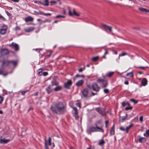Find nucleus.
Wrapping results in <instances>:
<instances>
[{
    "label": "nucleus",
    "instance_id": "obj_1",
    "mask_svg": "<svg viewBox=\"0 0 149 149\" xmlns=\"http://www.w3.org/2000/svg\"><path fill=\"white\" fill-rule=\"evenodd\" d=\"M54 113L61 114L66 111V107L62 102H59L55 104L54 107L51 106L50 108Z\"/></svg>",
    "mask_w": 149,
    "mask_h": 149
},
{
    "label": "nucleus",
    "instance_id": "obj_2",
    "mask_svg": "<svg viewBox=\"0 0 149 149\" xmlns=\"http://www.w3.org/2000/svg\"><path fill=\"white\" fill-rule=\"evenodd\" d=\"M100 123V121H97L95 124V127H89L88 131L89 132H104L103 130L101 127L97 126V125Z\"/></svg>",
    "mask_w": 149,
    "mask_h": 149
},
{
    "label": "nucleus",
    "instance_id": "obj_3",
    "mask_svg": "<svg viewBox=\"0 0 149 149\" xmlns=\"http://www.w3.org/2000/svg\"><path fill=\"white\" fill-rule=\"evenodd\" d=\"M97 81L98 82L101 84L102 87H106L108 85L107 81L103 79H98Z\"/></svg>",
    "mask_w": 149,
    "mask_h": 149
},
{
    "label": "nucleus",
    "instance_id": "obj_4",
    "mask_svg": "<svg viewBox=\"0 0 149 149\" xmlns=\"http://www.w3.org/2000/svg\"><path fill=\"white\" fill-rule=\"evenodd\" d=\"M72 82L71 80H68L67 82L64 83V86L65 88L69 89L72 85Z\"/></svg>",
    "mask_w": 149,
    "mask_h": 149
},
{
    "label": "nucleus",
    "instance_id": "obj_5",
    "mask_svg": "<svg viewBox=\"0 0 149 149\" xmlns=\"http://www.w3.org/2000/svg\"><path fill=\"white\" fill-rule=\"evenodd\" d=\"M92 89L94 91L97 92L99 91L100 87L96 83H94L92 84Z\"/></svg>",
    "mask_w": 149,
    "mask_h": 149
},
{
    "label": "nucleus",
    "instance_id": "obj_6",
    "mask_svg": "<svg viewBox=\"0 0 149 149\" xmlns=\"http://www.w3.org/2000/svg\"><path fill=\"white\" fill-rule=\"evenodd\" d=\"M52 85L53 86H57L59 84V82L57 81V77H54L53 78L51 82Z\"/></svg>",
    "mask_w": 149,
    "mask_h": 149
},
{
    "label": "nucleus",
    "instance_id": "obj_7",
    "mask_svg": "<svg viewBox=\"0 0 149 149\" xmlns=\"http://www.w3.org/2000/svg\"><path fill=\"white\" fill-rule=\"evenodd\" d=\"M7 27L6 26H3L0 29V33L2 35L5 34L6 32Z\"/></svg>",
    "mask_w": 149,
    "mask_h": 149
},
{
    "label": "nucleus",
    "instance_id": "obj_8",
    "mask_svg": "<svg viewBox=\"0 0 149 149\" xmlns=\"http://www.w3.org/2000/svg\"><path fill=\"white\" fill-rule=\"evenodd\" d=\"M102 26L103 27V29L105 31H106L107 29L110 32L112 31V27H111L108 26L104 24H102Z\"/></svg>",
    "mask_w": 149,
    "mask_h": 149
},
{
    "label": "nucleus",
    "instance_id": "obj_9",
    "mask_svg": "<svg viewBox=\"0 0 149 149\" xmlns=\"http://www.w3.org/2000/svg\"><path fill=\"white\" fill-rule=\"evenodd\" d=\"M82 93L84 97H86L88 96V91L87 88L84 89L81 92Z\"/></svg>",
    "mask_w": 149,
    "mask_h": 149
},
{
    "label": "nucleus",
    "instance_id": "obj_10",
    "mask_svg": "<svg viewBox=\"0 0 149 149\" xmlns=\"http://www.w3.org/2000/svg\"><path fill=\"white\" fill-rule=\"evenodd\" d=\"M68 10H69L68 13H69V15L72 16L73 15H76L77 16H80L79 14H77V13L75 11L74 9L73 10V13H72L71 11L70 10L69 8H68Z\"/></svg>",
    "mask_w": 149,
    "mask_h": 149
},
{
    "label": "nucleus",
    "instance_id": "obj_11",
    "mask_svg": "<svg viewBox=\"0 0 149 149\" xmlns=\"http://www.w3.org/2000/svg\"><path fill=\"white\" fill-rule=\"evenodd\" d=\"M10 141V139H6L5 138L1 139L0 140V143H6Z\"/></svg>",
    "mask_w": 149,
    "mask_h": 149
},
{
    "label": "nucleus",
    "instance_id": "obj_12",
    "mask_svg": "<svg viewBox=\"0 0 149 149\" xmlns=\"http://www.w3.org/2000/svg\"><path fill=\"white\" fill-rule=\"evenodd\" d=\"M10 63V61H4L2 62V67H3L4 66H8Z\"/></svg>",
    "mask_w": 149,
    "mask_h": 149
},
{
    "label": "nucleus",
    "instance_id": "obj_13",
    "mask_svg": "<svg viewBox=\"0 0 149 149\" xmlns=\"http://www.w3.org/2000/svg\"><path fill=\"white\" fill-rule=\"evenodd\" d=\"M8 51L6 49H3L1 52V54L2 55H4L8 54Z\"/></svg>",
    "mask_w": 149,
    "mask_h": 149
},
{
    "label": "nucleus",
    "instance_id": "obj_14",
    "mask_svg": "<svg viewBox=\"0 0 149 149\" xmlns=\"http://www.w3.org/2000/svg\"><path fill=\"white\" fill-rule=\"evenodd\" d=\"M24 20L26 22L29 21H33V18L31 16H28L26 17Z\"/></svg>",
    "mask_w": 149,
    "mask_h": 149
},
{
    "label": "nucleus",
    "instance_id": "obj_15",
    "mask_svg": "<svg viewBox=\"0 0 149 149\" xmlns=\"http://www.w3.org/2000/svg\"><path fill=\"white\" fill-rule=\"evenodd\" d=\"M35 28L33 27H30L28 28L25 29V31L27 32H30L33 31Z\"/></svg>",
    "mask_w": 149,
    "mask_h": 149
},
{
    "label": "nucleus",
    "instance_id": "obj_16",
    "mask_svg": "<svg viewBox=\"0 0 149 149\" xmlns=\"http://www.w3.org/2000/svg\"><path fill=\"white\" fill-rule=\"evenodd\" d=\"M141 84L142 86H145L147 84V81L146 78H144L143 79L141 82Z\"/></svg>",
    "mask_w": 149,
    "mask_h": 149
},
{
    "label": "nucleus",
    "instance_id": "obj_17",
    "mask_svg": "<svg viewBox=\"0 0 149 149\" xmlns=\"http://www.w3.org/2000/svg\"><path fill=\"white\" fill-rule=\"evenodd\" d=\"M84 83V81L83 80H80L78 81L76 84V85L79 87L82 85Z\"/></svg>",
    "mask_w": 149,
    "mask_h": 149
},
{
    "label": "nucleus",
    "instance_id": "obj_18",
    "mask_svg": "<svg viewBox=\"0 0 149 149\" xmlns=\"http://www.w3.org/2000/svg\"><path fill=\"white\" fill-rule=\"evenodd\" d=\"M62 88V87L61 86H56L54 89V91H59L61 90Z\"/></svg>",
    "mask_w": 149,
    "mask_h": 149
},
{
    "label": "nucleus",
    "instance_id": "obj_19",
    "mask_svg": "<svg viewBox=\"0 0 149 149\" xmlns=\"http://www.w3.org/2000/svg\"><path fill=\"white\" fill-rule=\"evenodd\" d=\"M139 10L142 12H145L146 13H149V10H148L146 8H139Z\"/></svg>",
    "mask_w": 149,
    "mask_h": 149
},
{
    "label": "nucleus",
    "instance_id": "obj_20",
    "mask_svg": "<svg viewBox=\"0 0 149 149\" xmlns=\"http://www.w3.org/2000/svg\"><path fill=\"white\" fill-rule=\"evenodd\" d=\"M46 90L48 94H50L52 91V89L51 88L50 86H48L46 88Z\"/></svg>",
    "mask_w": 149,
    "mask_h": 149
},
{
    "label": "nucleus",
    "instance_id": "obj_21",
    "mask_svg": "<svg viewBox=\"0 0 149 149\" xmlns=\"http://www.w3.org/2000/svg\"><path fill=\"white\" fill-rule=\"evenodd\" d=\"M146 139L145 137H141L139 139V141L141 143H143L146 141Z\"/></svg>",
    "mask_w": 149,
    "mask_h": 149
},
{
    "label": "nucleus",
    "instance_id": "obj_22",
    "mask_svg": "<svg viewBox=\"0 0 149 149\" xmlns=\"http://www.w3.org/2000/svg\"><path fill=\"white\" fill-rule=\"evenodd\" d=\"M51 139L50 137H49L48 139V144L50 146H52V147H54V145L53 143H51Z\"/></svg>",
    "mask_w": 149,
    "mask_h": 149
},
{
    "label": "nucleus",
    "instance_id": "obj_23",
    "mask_svg": "<svg viewBox=\"0 0 149 149\" xmlns=\"http://www.w3.org/2000/svg\"><path fill=\"white\" fill-rule=\"evenodd\" d=\"M115 133V130H114V125H113L112 127H111L110 131V133L111 135H113Z\"/></svg>",
    "mask_w": 149,
    "mask_h": 149
},
{
    "label": "nucleus",
    "instance_id": "obj_24",
    "mask_svg": "<svg viewBox=\"0 0 149 149\" xmlns=\"http://www.w3.org/2000/svg\"><path fill=\"white\" fill-rule=\"evenodd\" d=\"M42 3L44 4V5H42L44 6H48L49 4L48 0H45L44 2L42 1Z\"/></svg>",
    "mask_w": 149,
    "mask_h": 149
},
{
    "label": "nucleus",
    "instance_id": "obj_25",
    "mask_svg": "<svg viewBox=\"0 0 149 149\" xmlns=\"http://www.w3.org/2000/svg\"><path fill=\"white\" fill-rule=\"evenodd\" d=\"M13 47L15 48V51H18L19 49V46L16 43L15 44L13 45Z\"/></svg>",
    "mask_w": 149,
    "mask_h": 149
},
{
    "label": "nucleus",
    "instance_id": "obj_26",
    "mask_svg": "<svg viewBox=\"0 0 149 149\" xmlns=\"http://www.w3.org/2000/svg\"><path fill=\"white\" fill-rule=\"evenodd\" d=\"M144 135L146 137L149 136V130L146 131V133L144 134Z\"/></svg>",
    "mask_w": 149,
    "mask_h": 149
},
{
    "label": "nucleus",
    "instance_id": "obj_27",
    "mask_svg": "<svg viewBox=\"0 0 149 149\" xmlns=\"http://www.w3.org/2000/svg\"><path fill=\"white\" fill-rule=\"evenodd\" d=\"M133 126V124H131L129 126L126 127V130L127 133H128L129 130L130 128L132 127Z\"/></svg>",
    "mask_w": 149,
    "mask_h": 149
},
{
    "label": "nucleus",
    "instance_id": "obj_28",
    "mask_svg": "<svg viewBox=\"0 0 149 149\" xmlns=\"http://www.w3.org/2000/svg\"><path fill=\"white\" fill-rule=\"evenodd\" d=\"M82 77L83 78L84 77V75H79L78 74L76 75L75 76V77L73 78V79L74 80V81L76 79V77Z\"/></svg>",
    "mask_w": 149,
    "mask_h": 149
},
{
    "label": "nucleus",
    "instance_id": "obj_29",
    "mask_svg": "<svg viewBox=\"0 0 149 149\" xmlns=\"http://www.w3.org/2000/svg\"><path fill=\"white\" fill-rule=\"evenodd\" d=\"M105 143V142L103 140H102L99 142L98 144L100 146H102Z\"/></svg>",
    "mask_w": 149,
    "mask_h": 149
},
{
    "label": "nucleus",
    "instance_id": "obj_30",
    "mask_svg": "<svg viewBox=\"0 0 149 149\" xmlns=\"http://www.w3.org/2000/svg\"><path fill=\"white\" fill-rule=\"evenodd\" d=\"M114 73L113 72H110L108 73V75H107V76L109 77H111L113 74Z\"/></svg>",
    "mask_w": 149,
    "mask_h": 149
},
{
    "label": "nucleus",
    "instance_id": "obj_31",
    "mask_svg": "<svg viewBox=\"0 0 149 149\" xmlns=\"http://www.w3.org/2000/svg\"><path fill=\"white\" fill-rule=\"evenodd\" d=\"M34 3H37L39 5H44L42 3V1H34Z\"/></svg>",
    "mask_w": 149,
    "mask_h": 149
},
{
    "label": "nucleus",
    "instance_id": "obj_32",
    "mask_svg": "<svg viewBox=\"0 0 149 149\" xmlns=\"http://www.w3.org/2000/svg\"><path fill=\"white\" fill-rule=\"evenodd\" d=\"M130 100L131 102H133L134 104H136L138 103V101L134 99H131Z\"/></svg>",
    "mask_w": 149,
    "mask_h": 149
},
{
    "label": "nucleus",
    "instance_id": "obj_33",
    "mask_svg": "<svg viewBox=\"0 0 149 149\" xmlns=\"http://www.w3.org/2000/svg\"><path fill=\"white\" fill-rule=\"evenodd\" d=\"M45 149H49L47 144V141L46 139H45Z\"/></svg>",
    "mask_w": 149,
    "mask_h": 149
},
{
    "label": "nucleus",
    "instance_id": "obj_34",
    "mask_svg": "<svg viewBox=\"0 0 149 149\" xmlns=\"http://www.w3.org/2000/svg\"><path fill=\"white\" fill-rule=\"evenodd\" d=\"M10 63H12L15 66L17 64V62L15 61H10Z\"/></svg>",
    "mask_w": 149,
    "mask_h": 149
},
{
    "label": "nucleus",
    "instance_id": "obj_35",
    "mask_svg": "<svg viewBox=\"0 0 149 149\" xmlns=\"http://www.w3.org/2000/svg\"><path fill=\"white\" fill-rule=\"evenodd\" d=\"M126 76H129L131 77H132L133 76V74L132 72H130L129 73H127L126 74Z\"/></svg>",
    "mask_w": 149,
    "mask_h": 149
},
{
    "label": "nucleus",
    "instance_id": "obj_36",
    "mask_svg": "<svg viewBox=\"0 0 149 149\" xmlns=\"http://www.w3.org/2000/svg\"><path fill=\"white\" fill-rule=\"evenodd\" d=\"M98 56H96V57H93L92 59V60L93 61H95L98 60Z\"/></svg>",
    "mask_w": 149,
    "mask_h": 149
},
{
    "label": "nucleus",
    "instance_id": "obj_37",
    "mask_svg": "<svg viewBox=\"0 0 149 149\" xmlns=\"http://www.w3.org/2000/svg\"><path fill=\"white\" fill-rule=\"evenodd\" d=\"M96 110L97 111L99 112L100 113H102V112L101 111V109L100 108L98 107L96 108Z\"/></svg>",
    "mask_w": 149,
    "mask_h": 149
},
{
    "label": "nucleus",
    "instance_id": "obj_38",
    "mask_svg": "<svg viewBox=\"0 0 149 149\" xmlns=\"http://www.w3.org/2000/svg\"><path fill=\"white\" fill-rule=\"evenodd\" d=\"M50 5L52 6L55 5L56 3V2L55 1H51L50 2Z\"/></svg>",
    "mask_w": 149,
    "mask_h": 149
},
{
    "label": "nucleus",
    "instance_id": "obj_39",
    "mask_svg": "<svg viewBox=\"0 0 149 149\" xmlns=\"http://www.w3.org/2000/svg\"><path fill=\"white\" fill-rule=\"evenodd\" d=\"M103 91H104V93H108L109 92V90L108 89H106V88L104 89V90Z\"/></svg>",
    "mask_w": 149,
    "mask_h": 149
},
{
    "label": "nucleus",
    "instance_id": "obj_40",
    "mask_svg": "<svg viewBox=\"0 0 149 149\" xmlns=\"http://www.w3.org/2000/svg\"><path fill=\"white\" fill-rule=\"evenodd\" d=\"M0 19L3 21H5L6 20L5 18L1 15H0Z\"/></svg>",
    "mask_w": 149,
    "mask_h": 149
},
{
    "label": "nucleus",
    "instance_id": "obj_41",
    "mask_svg": "<svg viewBox=\"0 0 149 149\" xmlns=\"http://www.w3.org/2000/svg\"><path fill=\"white\" fill-rule=\"evenodd\" d=\"M76 106L80 108L81 107V104L80 102H77L76 104Z\"/></svg>",
    "mask_w": 149,
    "mask_h": 149
},
{
    "label": "nucleus",
    "instance_id": "obj_42",
    "mask_svg": "<svg viewBox=\"0 0 149 149\" xmlns=\"http://www.w3.org/2000/svg\"><path fill=\"white\" fill-rule=\"evenodd\" d=\"M46 22H50V20L49 19H46L45 20L42 21L40 24L42 23H44Z\"/></svg>",
    "mask_w": 149,
    "mask_h": 149
},
{
    "label": "nucleus",
    "instance_id": "obj_43",
    "mask_svg": "<svg viewBox=\"0 0 149 149\" xmlns=\"http://www.w3.org/2000/svg\"><path fill=\"white\" fill-rule=\"evenodd\" d=\"M4 100V98L2 96H0V104H1Z\"/></svg>",
    "mask_w": 149,
    "mask_h": 149
},
{
    "label": "nucleus",
    "instance_id": "obj_44",
    "mask_svg": "<svg viewBox=\"0 0 149 149\" xmlns=\"http://www.w3.org/2000/svg\"><path fill=\"white\" fill-rule=\"evenodd\" d=\"M28 91V90H25V91H22V92H21V94H22V95H24L27 92V91Z\"/></svg>",
    "mask_w": 149,
    "mask_h": 149
},
{
    "label": "nucleus",
    "instance_id": "obj_45",
    "mask_svg": "<svg viewBox=\"0 0 149 149\" xmlns=\"http://www.w3.org/2000/svg\"><path fill=\"white\" fill-rule=\"evenodd\" d=\"M56 18H59V17H62V18H65V16H62L61 15H57L56 16Z\"/></svg>",
    "mask_w": 149,
    "mask_h": 149
},
{
    "label": "nucleus",
    "instance_id": "obj_46",
    "mask_svg": "<svg viewBox=\"0 0 149 149\" xmlns=\"http://www.w3.org/2000/svg\"><path fill=\"white\" fill-rule=\"evenodd\" d=\"M3 68H0V75L3 74Z\"/></svg>",
    "mask_w": 149,
    "mask_h": 149
},
{
    "label": "nucleus",
    "instance_id": "obj_47",
    "mask_svg": "<svg viewBox=\"0 0 149 149\" xmlns=\"http://www.w3.org/2000/svg\"><path fill=\"white\" fill-rule=\"evenodd\" d=\"M5 13L8 16L10 17L11 16V14L7 11L5 10Z\"/></svg>",
    "mask_w": 149,
    "mask_h": 149
},
{
    "label": "nucleus",
    "instance_id": "obj_48",
    "mask_svg": "<svg viewBox=\"0 0 149 149\" xmlns=\"http://www.w3.org/2000/svg\"><path fill=\"white\" fill-rule=\"evenodd\" d=\"M127 117V114H126L125 116L122 117V119L123 120H125Z\"/></svg>",
    "mask_w": 149,
    "mask_h": 149
},
{
    "label": "nucleus",
    "instance_id": "obj_49",
    "mask_svg": "<svg viewBox=\"0 0 149 149\" xmlns=\"http://www.w3.org/2000/svg\"><path fill=\"white\" fill-rule=\"evenodd\" d=\"M42 75L44 76H45L48 75V72H44L42 73Z\"/></svg>",
    "mask_w": 149,
    "mask_h": 149
},
{
    "label": "nucleus",
    "instance_id": "obj_50",
    "mask_svg": "<svg viewBox=\"0 0 149 149\" xmlns=\"http://www.w3.org/2000/svg\"><path fill=\"white\" fill-rule=\"evenodd\" d=\"M132 108V107H127L125 108V109L126 110H129L131 109Z\"/></svg>",
    "mask_w": 149,
    "mask_h": 149
},
{
    "label": "nucleus",
    "instance_id": "obj_51",
    "mask_svg": "<svg viewBox=\"0 0 149 149\" xmlns=\"http://www.w3.org/2000/svg\"><path fill=\"white\" fill-rule=\"evenodd\" d=\"M74 116L76 119H78L79 118V116L78 114H74Z\"/></svg>",
    "mask_w": 149,
    "mask_h": 149
},
{
    "label": "nucleus",
    "instance_id": "obj_52",
    "mask_svg": "<svg viewBox=\"0 0 149 149\" xmlns=\"http://www.w3.org/2000/svg\"><path fill=\"white\" fill-rule=\"evenodd\" d=\"M87 87L90 89H92V85L91 86L89 85H87Z\"/></svg>",
    "mask_w": 149,
    "mask_h": 149
},
{
    "label": "nucleus",
    "instance_id": "obj_53",
    "mask_svg": "<svg viewBox=\"0 0 149 149\" xmlns=\"http://www.w3.org/2000/svg\"><path fill=\"white\" fill-rule=\"evenodd\" d=\"M143 116H141L139 118V120L140 121L142 122L143 121Z\"/></svg>",
    "mask_w": 149,
    "mask_h": 149
},
{
    "label": "nucleus",
    "instance_id": "obj_54",
    "mask_svg": "<svg viewBox=\"0 0 149 149\" xmlns=\"http://www.w3.org/2000/svg\"><path fill=\"white\" fill-rule=\"evenodd\" d=\"M20 27L18 26H16L15 28V30L16 31H19L20 30Z\"/></svg>",
    "mask_w": 149,
    "mask_h": 149
},
{
    "label": "nucleus",
    "instance_id": "obj_55",
    "mask_svg": "<svg viewBox=\"0 0 149 149\" xmlns=\"http://www.w3.org/2000/svg\"><path fill=\"white\" fill-rule=\"evenodd\" d=\"M43 15H45V16H47V15L50 16L51 15V14L50 13H44Z\"/></svg>",
    "mask_w": 149,
    "mask_h": 149
},
{
    "label": "nucleus",
    "instance_id": "obj_56",
    "mask_svg": "<svg viewBox=\"0 0 149 149\" xmlns=\"http://www.w3.org/2000/svg\"><path fill=\"white\" fill-rule=\"evenodd\" d=\"M146 68V67H142V66H140V67H138V68H141V69H142L143 70H145Z\"/></svg>",
    "mask_w": 149,
    "mask_h": 149
},
{
    "label": "nucleus",
    "instance_id": "obj_57",
    "mask_svg": "<svg viewBox=\"0 0 149 149\" xmlns=\"http://www.w3.org/2000/svg\"><path fill=\"white\" fill-rule=\"evenodd\" d=\"M38 15H43L44 13L41 12L40 11H39L38 12Z\"/></svg>",
    "mask_w": 149,
    "mask_h": 149
},
{
    "label": "nucleus",
    "instance_id": "obj_58",
    "mask_svg": "<svg viewBox=\"0 0 149 149\" xmlns=\"http://www.w3.org/2000/svg\"><path fill=\"white\" fill-rule=\"evenodd\" d=\"M33 14L35 15H38V12H37L36 11H34Z\"/></svg>",
    "mask_w": 149,
    "mask_h": 149
},
{
    "label": "nucleus",
    "instance_id": "obj_59",
    "mask_svg": "<svg viewBox=\"0 0 149 149\" xmlns=\"http://www.w3.org/2000/svg\"><path fill=\"white\" fill-rule=\"evenodd\" d=\"M120 130H121L122 131H124L125 130V128L123 127H121L120 128Z\"/></svg>",
    "mask_w": 149,
    "mask_h": 149
},
{
    "label": "nucleus",
    "instance_id": "obj_60",
    "mask_svg": "<svg viewBox=\"0 0 149 149\" xmlns=\"http://www.w3.org/2000/svg\"><path fill=\"white\" fill-rule=\"evenodd\" d=\"M126 55H127V54L126 53H122L119 56H125Z\"/></svg>",
    "mask_w": 149,
    "mask_h": 149
},
{
    "label": "nucleus",
    "instance_id": "obj_61",
    "mask_svg": "<svg viewBox=\"0 0 149 149\" xmlns=\"http://www.w3.org/2000/svg\"><path fill=\"white\" fill-rule=\"evenodd\" d=\"M126 104V103L125 102H123L122 104V105L123 107L125 106Z\"/></svg>",
    "mask_w": 149,
    "mask_h": 149
},
{
    "label": "nucleus",
    "instance_id": "obj_62",
    "mask_svg": "<svg viewBox=\"0 0 149 149\" xmlns=\"http://www.w3.org/2000/svg\"><path fill=\"white\" fill-rule=\"evenodd\" d=\"M84 70L82 68H81L79 70V72H81Z\"/></svg>",
    "mask_w": 149,
    "mask_h": 149
},
{
    "label": "nucleus",
    "instance_id": "obj_63",
    "mask_svg": "<svg viewBox=\"0 0 149 149\" xmlns=\"http://www.w3.org/2000/svg\"><path fill=\"white\" fill-rule=\"evenodd\" d=\"M38 92L35 93L33 94V95L35 96H37L38 95Z\"/></svg>",
    "mask_w": 149,
    "mask_h": 149
},
{
    "label": "nucleus",
    "instance_id": "obj_64",
    "mask_svg": "<svg viewBox=\"0 0 149 149\" xmlns=\"http://www.w3.org/2000/svg\"><path fill=\"white\" fill-rule=\"evenodd\" d=\"M105 53L104 54V55H106L107 54H108V52H107V51L105 49Z\"/></svg>",
    "mask_w": 149,
    "mask_h": 149
}]
</instances>
